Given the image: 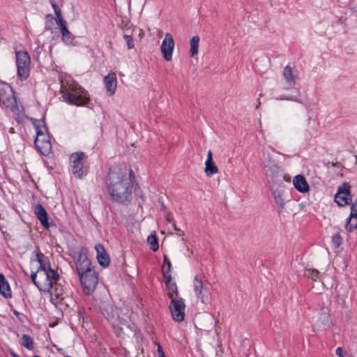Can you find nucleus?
<instances>
[{"instance_id": "nucleus-1", "label": "nucleus", "mask_w": 357, "mask_h": 357, "mask_svg": "<svg viewBox=\"0 0 357 357\" xmlns=\"http://www.w3.org/2000/svg\"><path fill=\"white\" fill-rule=\"evenodd\" d=\"M107 190L113 200L121 204L130 201L132 182L126 167L113 166L109 169L106 180Z\"/></svg>"}, {"instance_id": "nucleus-2", "label": "nucleus", "mask_w": 357, "mask_h": 357, "mask_svg": "<svg viewBox=\"0 0 357 357\" xmlns=\"http://www.w3.org/2000/svg\"><path fill=\"white\" fill-rule=\"evenodd\" d=\"M43 255L36 251V259H32L31 263L38 262L40 264L36 272H33L31 278L34 284L41 291L50 290L52 285L59 280V274L48 265L47 267L43 262L42 257Z\"/></svg>"}, {"instance_id": "nucleus-3", "label": "nucleus", "mask_w": 357, "mask_h": 357, "mask_svg": "<svg viewBox=\"0 0 357 357\" xmlns=\"http://www.w3.org/2000/svg\"><path fill=\"white\" fill-rule=\"evenodd\" d=\"M61 92L64 100L71 105L84 106L89 101L88 93L75 82H66L65 84L62 80Z\"/></svg>"}, {"instance_id": "nucleus-4", "label": "nucleus", "mask_w": 357, "mask_h": 357, "mask_svg": "<svg viewBox=\"0 0 357 357\" xmlns=\"http://www.w3.org/2000/svg\"><path fill=\"white\" fill-rule=\"evenodd\" d=\"M102 314L112 324L117 335H119L124 328H128L130 315L127 308H119L109 305L103 309Z\"/></svg>"}, {"instance_id": "nucleus-5", "label": "nucleus", "mask_w": 357, "mask_h": 357, "mask_svg": "<svg viewBox=\"0 0 357 357\" xmlns=\"http://www.w3.org/2000/svg\"><path fill=\"white\" fill-rule=\"evenodd\" d=\"M16 64L17 75L22 79H25L29 75L30 57L26 52H16Z\"/></svg>"}, {"instance_id": "nucleus-6", "label": "nucleus", "mask_w": 357, "mask_h": 357, "mask_svg": "<svg viewBox=\"0 0 357 357\" xmlns=\"http://www.w3.org/2000/svg\"><path fill=\"white\" fill-rule=\"evenodd\" d=\"M169 297L171 298L169 310L174 320L177 322L183 321L185 317V305L183 300L182 298L173 297L172 293L169 294Z\"/></svg>"}, {"instance_id": "nucleus-7", "label": "nucleus", "mask_w": 357, "mask_h": 357, "mask_svg": "<svg viewBox=\"0 0 357 357\" xmlns=\"http://www.w3.org/2000/svg\"><path fill=\"white\" fill-rule=\"evenodd\" d=\"M36 137L34 141L35 146L39 153L46 155L50 152L52 149L50 137L43 130L40 129L38 126H36Z\"/></svg>"}, {"instance_id": "nucleus-8", "label": "nucleus", "mask_w": 357, "mask_h": 357, "mask_svg": "<svg viewBox=\"0 0 357 357\" xmlns=\"http://www.w3.org/2000/svg\"><path fill=\"white\" fill-rule=\"evenodd\" d=\"M84 292L89 295L96 289L98 282V275L95 271H89L87 273L79 276Z\"/></svg>"}, {"instance_id": "nucleus-9", "label": "nucleus", "mask_w": 357, "mask_h": 357, "mask_svg": "<svg viewBox=\"0 0 357 357\" xmlns=\"http://www.w3.org/2000/svg\"><path fill=\"white\" fill-rule=\"evenodd\" d=\"M192 283L193 291L196 298L202 304H206L208 302V296H206L208 289L204 286L202 280L198 275H195L192 280Z\"/></svg>"}, {"instance_id": "nucleus-10", "label": "nucleus", "mask_w": 357, "mask_h": 357, "mask_svg": "<svg viewBox=\"0 0 357 357\" xmlns=\"http://www.w3.org/2000/svg\"><path fill=\"white\" fill-rule=\"evenodd\" d=\"M86 158L83 152L74 153L70 155L73 174L77 178H82L84 174L82 160Z\"/></svg>"}, {"instance_id": "nucleus-11", "label": "nucleus", "mask_w": 357, "mask_h": 357, "mask_svg": "<svg viewBox=\"0 0 357 357\" xmlns=\"http://www.w3.org/2000/svg\"><path fill=\"white\" fill-rule=\"evenodd\" d=\"M261 160L265 170L267 172H271V175L272 176L278 175L281 172L280 167L275 162L271 154L268 151H263Z\"/></svg>"}, {"instance_id": "nucleus-12", "label": "nucleus", "mask_w": 357, "mask_h": 357, "mask_svg": "<svg viewBox=\"0 0 357 357\" xmlns=\"http://www.w3.org/2000/svg\"><path fill=\"white\" fill-rule=\"evenodd\" d=\"M174 48V41L173 37L169 33H167L160 47L161 52L166 61H169L172 59Z\"/></svg>"}, {"instance_id": "nucleus-13", "label": "nucleus", "mask_w": 357, "mask_h": 357, "mask_svg": "<svg viewBox=\"0 0 357 357\" xmlns=\"http://www.w3.org/2000/svg\"><path fill=\"white\" fill-rule=\"evenodd\" d=\"M349 185L347 183H344L342 186L338 188L337 192L335 197V202L339 206H344L349 204Z\"/></svg>"}, {"instance_id": "nucleus-14", "label": "nucleus", "mask_w": 357, "mask_h": 357, "mask_svg": "<svg viewBox=\"0 0 357 357\" xmlns=\"http://www.w3.org/2000/svg\"><path fill=\"white\" fill-rule=\"evenodd\" d=\"M271 188L275 202L278 206V213H282L285 204L284 191L282 189L275 188L274 185H272Z\"/></svg>"}, {"instance_id": "nucleus-15", "label": "nucleus", "mask_w": 357, "mask_h": 357, "mask_svg": "<svg viewBox=\"0 0 357 357\" xmlns=\"http://www.w3.org/2000/svg\"><path fill=\"white\" fill-rule=\"evenodd\" d=\"M76 265L79 276L87 273L89 271H93L91 268L90 260L86 255H79Z\"/></svg>"}, {"instance_id": "nucleus-16", "label": "nucleus", "mask_w": 357, "mask_h": 357, "mask_svg": "<svg viewBox=\"0 0 357 357\" xmlns=\"http://www.w3.org/2000/svg\"><path fill=\"white\" fill-rule=\"evenodd\" d=\"M104 83L108 95L110 96L114 95L117 86L116 74L114 73H109L106 77H105Z\"/></svg>"}, {"instance_id": "nucleus-17", "label": "nucleus", "mask_w": 357, "mask_h": 357, "mask_svg": "<svg viewBox=\"0 0 357 357\" xmlns=\"http://www.w3.org/2000/svg\"><path fill=\"white\" fill-rule=\"evenodd\" d=\"M95 249L97 252V259L100 264L103 267H107L109 264V257L107 254L105 248L101 244L96 245Z\"/></svg>"}, {"instance_id": "nucleus-18", "label": "nucleus", "mask_w": 357, "mask_h": 357, "mask_svg": "<svg viewBox=\"0 0 357 357\" xmlns=\"http://www.w3.org/2000/svg\"><path fill=\"white\" fill-rule=\"evenodd\" d=\"M205 166L204 172L208 176L214 175L218 172V168L213 160V153L211 150H209L207 153Z\"/></svg>"}, {"instance_id": "nucleus-19", "label": "nucleus", "mask_w": 357, "mask_h": 357, "mask_svg": "<svg viewBox=\"0 0 357 357\" xmlns=\"http://www.w3.org/2000/svg\"><path fill=\"white\" fill-rule=\"evenodd\" d=\"M293 184L294 188L301 192L305 193L310 190V186L303 175L296 176L293 179Z\"/></svg>"}, {"instance_id": "nucleus-20", "label": "nucleus", "mask_w": 357, "mask_h": 357, "mask_svg": "<svg viewBox=\"0 0 357 357\" xmlns=\"http://www.w3.org/2000/svg\"><path fill=\"white\" fill-rule=\"evenodd\" d=\"M50 294V299L54 304L57 303L59 301L63 299L62 287L56 282L50 290L47 291Z\"/></svg>"}, {"instance_id": "nucleus-21", "label": "nucleus", "mask_w": 357, "mask_h": 357, "mask_svg": "<svg viewBox=\"0 0 357 357\" xmlns=\"http://www.w3.org/2000/svg\"><path fill=\"white\" fill-rule=\"evenodd\" d=\"M282 76L289 87L295 85L297 75L294 68L287 66L283 70Z\"/></svg>"}, {"instance_id": "nucleus-22", "label": "nucleus", "mask_w": 357, "mask_h": 357, "mask_svg": "<svg viewBox=\"0 0 357 357\" xmlns=\"http://www.w3.org/2000/svg\"><path fill=\"white\" fill-rule=\"evenodd\" d=\"M34 212L41 225L46 229L49 228L50 223L48 222V215L43 206L41 204H37L35 207Z\"/></svg>"}, {"instance_id": "nucleus-23", "label": "nucleus", "mask_w": 357, "mask_h": 357, "mask_svg": "<svg viewBox=\"0 0 357 357\" xmlns=\"http://www.w3.org/2000/svg\"><path fill=\"white\" fill-rule=\"evenodd\" d=\"M59 22L61 26L63 41L68 45L71 44L73 43V37L67 29L66 21L63 17H61Z\"/></svg>"}, {"instance_id": "nucleus-24", "label": "nucleus", "mask_w": 357, "mask_h": 357, "mask_svg": "<svg viewBox=\"0 0 357 357\" xmlns=\"http://www.w3.org/2000/svg\"><path fill=\"white\" fill-rule=\"evenodd\" d=\"M0 294L5 298L11 297V290L9 284L1 273H0Z\"/></svg>"}, {"instance_id": "nucleus-25", "label": "nucleus", "mask_w": 357, "mask_h": 357, "mask_svg": "<svg viewBox=\"0 0 357 357\" xmlns=\"http://www.w3.org/2000/svg\"><path fill=\"white\" fill-rule=\"evenodd\" d=\"M199 38L197 36H193L190 40V54L191 56H195L198 54Z\"/></svg>"}, {"instance_id": "nucleus-26", "label": "nucleus", "mask_w": 357, "mask_h": 357, "mask_svg": "<svg viewBox=\"0 0 357 357\" xmlns=\"http://www.w3.org/2000/svg\"><path fill=\"white\" fill-rule=\"evenodd\" d=\"M346 229L351 231L357 228V215H350L346 224Z\"/></svg>"}, {"instance_id": "nucleus-27", "label": "nucleus", "mask_w": 357, "mask_h": 357, "mask_svg": "<svg viewBox=\"0 0 357 357\" xmlns=\"http://www.w3.org/2000/svg\"><path fill=\"white\" fill-rule=\"evenodd\" d=\"M148 243L150 245L151 249L155 252L158 250L159 245L158 238L155 234H151L147 239Z\"/></svg>"}, {"instance_id": "nucleus-28", "label": "nucleus", "mask_w": 357, "mask_h": 357, "mask_svg": "<svg viewBox=\"0 0 357 357\" xmlns=\"http://www.w3.org/2000/svg\"><path fill=\"white\" fill-rule=\"evenodd\" d=\"M305 275L316 282L319 278L320 273L316 269L309 268L305 270Z\"/></svg>"}, {"instance_id": "nucleus-29", "label": "nucleus", "mask_w": 357, "mask_h": 357, "mask_svg": "<svg viewBox=\"0 0 357 357\" xmlns=\"http://www.w3.org/2000/svg\"><path fill=\"white\" fill-rule=\"evenodd\" d=\"M22 344L28 349L29 350L33 349V340L30 337V336L27 335H23L22 337Z\"/></svg>"}, {"instance_id": "nucleus-30", "label": "nucleus", "mask_w": 357, "mask_h": 357, "mask_svg": "<svg viewBox=\"0 0 357 357\" xmlns=\"http://www.w3.org/2000/svg\"><path fill=\"white\" fill-rule=\"evenodd\" d=\"M319 321L324 326H329L331 324L329 314L327 312L322 313L319 317Z\"/></svg>"}, {"instance_id": "nucleus-31", "label": "nucleus", "mask_w": 357, "mask_h": 357, "mask_svg": "<svg viewBox=\"0 0 357 357\" xmlns=\"http://www.w3.org/2000/svg\"><path fill=\"white\" fill-rule=\"evenodd\" d=\"M123 38L126 40L127 45H128V48L129 50L134 48L135 44H134V41H133V39L132 37V34H124Z\"/></svg>"}, {"instance_id": "nucleus-32", "label": "nucleus", "mask_w": 357, "mask_h": 357, "mask_svg": "<svg viewBox=\"0 0 357 357\" xmlns=\"http://www.w3.org/2000/svg\"><path fill=\"white\" fill-rule=\"evenodd\" d=\"M166 286L169 289L168 294L169 293H172L173 296H174V294H175V296L176 297L178 296V289H177L176 284L175 282H173L172 284H168Z\"/></svg>"}, {"instance_id": "nucleus-33", "label": "nucleus", "mask_w": 357, "mask_h": 357, "mask_svg": "<svg viewBox=\"0 0 357 357\" xmlns=\"http://www.w3.org/2000/svg\"><path fill=\"white\" fill-rule=\"evenodd\" d=\"M162 275L165 280L166 285L174 282L172 281V276L170 275L171 271H166L163 267V268H162Z\"/></svg>"}, {"instance_id": "nucleus-34", "label": "nucleus", "mask_w": 357, "mask_h": 357, "mask_svg": "<svg viewBox=\"0 0 357 357\" xmlns=\"http://www.w3.org/2000/svg\"><path fill=\"white\" fill-rule=\"evenodd\" d=\"M332 242L335 248H339L342 243V238H341L340 235L339 234H335L333 237Z\"/></svg>"}, {"instance_id": "nucleus-35", "label": "nucleus", "mask_w": 357, "mask_h": 357, "mask_svg": "<svg viewBox=\"0 0 357 357\" xmlns=\"http://www.w3.org/2000/svg\"><path fill=\"white\" fill-rule=\"evenodd\" d=\"M163 267L166 271H171L172 270V264L166 255H164Z\"/></svg>"}, {"instance_id": "nucleus-36", "label": "nucleus", "mask_w": 357, "mask_h": 357, "mask_svg": "<svg viewBox=\"0 0 357 357\" xmlns=\"http://www.w3.org/2000/svg\"><path fill=\"white\" fill-rule=\"evenodd\" d=\"M52 7L54 8V12H55V14L56 15V17L59 20V21H60V19L61 17H63L61 16V10L59 8V7L57 6V5L56 4V3L54 2H52Z\"/></svg>"}, {"instance_id": "nucleus-37", "label": "nucleus", "mask_w": 357, "mask_h": 357, "mask_svg": "<svg viewBox=\"0 0 357 357\" xmlns=\"http://www.w3.org/2000/svg\"><path fill=\"white\" fill-rule=\"evenodd\" d=\"M352 215H357V199L352 203L351 206V214Z\"/></svg>"}, {"instance_id": "nucleus-38", "label": "nucleus", "mask_w": 357, "mask_h": 357, "mask_svg": "<svg viewBox=\"0 0 357 357\" xmlns=\"http://www.w3.org/2000/svg\"><path fill=\"white\" fill-rule=\"evenodd\" d=\"M276 99L280 100H287L296 101V102H301L298 100L292 97L280 96V97L276 98Z\"/></svg>"}, {"instance_id": "nucleus-39", "label": "nucleus", "mask_w": 357, "mask_h": 357, "mask_svg": "<svg viewBox=\"0 0 357 357\" xmlns=\"http://www.w3.org/2000/svg\"><path fill=\"white\" fill-rule=\"evenodd\" d=\"M157 351H158V356L159 357H166L162 347L160 345H158V349H157Z\"/></svg>"}, {"instance_id": "nucleus-40", "label": "nucleus", "mask_w": 357, "mask_h": 357, "mask_svg": "<svg viewBox=\"0 0 357 357\" xmlns=\"http://www.w3.org/2000/svg\"><path fill=\"white\" fill-rule=\"evenodd\" d=\"M335 354L339 356L340 357H344V353L343 352V350L341 347H338L337 348L336 351H335Z\"/></svg>"}, {"instance_id": "nucleus-41", "label": "nucleus", "mask_w": 357, "mask_h": 357, "mask_svg": "<svg viewBox=\"0 0 357 357\" xmlns=\"http://www.w3.org/2000/svg\"><path fill=\"white\" fill-rule=\"evenodd\" d=\"M15 104V100L14 98H13L12 101L10 102V105H8L7 106L8 107H13V106H14Z\"/></svg>"}, {"instance_id": "nucleus-42", "label": "nucleus", "mask_w": 357, "mask_h": 357, "mask_svg": "<svg viewBox=\"0 0 357 357\" xmlns=\"http://www.w3.org/2000/svg\"><path fill=\"white\" fill-rule=\"evenodd\" d=\"M323 288H324V283H323V282H321V283L320 284V288H319L318 289H317V291L321 290V289H323Z\"/></svg>"}, {"instance_id": "nucleus-43", "label": "nucleus", "mask_w": 357, "mask_h": 357, "mask_svg": "<svg viewBox=\"0 0 357 357\" xmlns=\"http://www.w3.org/2000/svg\"><path fill=\"white\" fill-rule=\"evenodd\" d=\"M11 356H12V357H19V356H18L15 353H14V352H12V353H11Z\"/></svg>"}, {"instance_id": "nucleus-44", "label": "nucleus", "mask_w": 357, "mask_h": 357, "mask_svg": "<svg viewBox=\"0 0 357 357\" xmlns=\"http://www.w3.org/2000/svg\"><path fill=\"white\" fill-rule=\"evenodd\" d=\"M184 234L183 231H182L181 229L180 231H178V235L179 236H183Z\"/></svg>"}, {"instance_id": "nucleus-45", "label": "nucleus", "mask_w": 357, "mask_h": 357, "mask_svg": "<svg viewBox=\"0 0 357 357\" xmlns=\"http://www.w3.org/2000/svg\"><path fill=\"white\" fill-rule=\"evenodd\" d=\"M174 228L175 230H176L178 231H180V229L177 228L175 225H174Z\"/></svg>"}, {"instance_id": "nucleus-46", "label": "nucleus", "mask_w": 357, "mask_h": 357, "mask_svg": "<svg viewBox=\"0 0 357 357\" xmlns=\"http://www.w3.org/2000/svg\"><path fill=\"white\" fill-rule=\"evenodd\" d=\"M143 35H144V32H143V31H142V30H141V33H139V36H140V37H142V36H143Z\"/></svg>"}, {"instance_id": "nucleus-47", "label": "nucleus", "mask_w": 357, "mask_h": 357, "mask_svg": "<svg viewBox=\"0 0 357 357\" xmlns=\"http://www.w3.org/2000/svg\"><path fill=\"white\" fill-rule=\"evenodd\" d=\"M51 21H52V22H54V21H56V20H55V19H54V18L52 17V18L51 19Z\"/></svg>"}, {"instance_id": "nucleus-48", "label": "nucleus", "mask_w": 357, "mask_h": 357, "mask_svg": "<svg viewBox=\"0 0 357 357\" xmlns=\"http://www.w3.org/2000/svg\"><path fill=\"white\" fill-rule=\"evenodd\" d=\"M280 177L281 178H283V176H282V175H280Z\"/></svg>"}, {"instance_id": "nucleus-49", "label": "nucleus", "mask_w": 357, "mask_h": 357, "mask_svg": "<svg viewBox=\"0 0 357 357\" xmlns=\"http://www.w3.org/2000/svg\"><path fill=\"white\" fill-rule=\"evenodd\" d=\"M34 357H40V356H35Z\"/></svg>"}]
</instances>
